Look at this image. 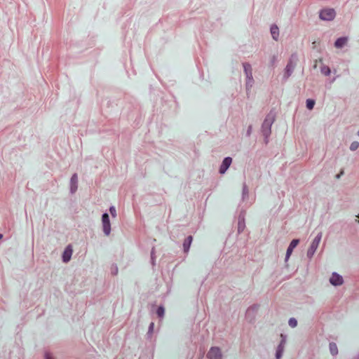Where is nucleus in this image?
Instances as JSON below:
<instances>
[{
	"mask_svg": "<svg viewBox=\"0 0 359 359\" xmlns=\"http://www.w3.org/2000/svg\"><path fill=\"white\" fill-rule=\"evenodd\" d=\"M322 236H323L322 232H319L318 233V235L316 236V237L313 239V241H312L311 246L308 250V255L311 256L314 254V252H316V250H317V248L320 244Z\"/></svg>",
	"mask_w": 359,
	"mask_h": 359,
	"instance_id": "nucleus-1",
	"label": "nucleus"
},
{
	"mask_svg": "<svg viewBox=\"0 0 359 359\" xmlns=\"http://www.w3.org/2000/svg\"><path fill=\"white\" fill-rule=\"evenodd\" d=\"M334 17L335 11L332 8H325L320 13V18L323 20H332Z\"/></svg>",
	"mask_w": 359,
	"mask_h": 359,
	"instance_id": "nucleus-2",
	"label": "nucleus"
},
{
	"mask_svg": "<svg viewBox=\"0 0 359 359\" xmlns=\"http://www.w3.org/2000/svg\"><path fill=\"white\" fill-rule=\"evenodd\" d=\"M103 231L105 235L109 236L111 231V224L109 222V217L107 213L102 215V217Z\"/></svg>",
	"mask_w": 359,
	"mask_h": 359,
	"instance_id": "nucleus-3",
	"label": "nucleus"
},
{
	"mask_svg": "<svg viewBox=\"0 0 359 359\" xmlns=\"http://www.w3.org/2000/svg\"><path fill=\"white\" fill-rule=\"evenodd\" d=\"M210 359H222L220 349L217 347H212L207 355Z\"/></svg>",
	"mask_w": 359,
	"mask_h": 359,
	"instance_id": "nucleus-4",
	"label": "nucleus"
},
{
	"mask_svg": "<svg viewBox=\"0 0 359 359\" xmlns=\"http://www.w3.org/2000/svg\"><path fill=\"white\" fill-rule=\"evenodd\" d=\"M330 281L333 285H341L343 283V278L339 274L334 273H332Z\"/></svg>",
	"mask_w": 359,
	"mask_h": 359,
	"instance_id": "nucleus-5",
	"label": "nucleus"
},
{
	"mask_svg": "<svg viewBox=\"0 0 359 359\" xmlns=\"http://www.w3.org/2000/svg\"><path fill=\"white\" fill-rule=\"evenodd\" d=\"M232 159L230 157H226L224 159L222 164L219 168V172L224 174L230 166Z\"/></svg>",
	"mask_w": 359,
	"mask_h": 359,
	"instance_id": "nucleus-6",
	"label": "nucleus"
},
{
	"mask_svg": "<svg viewBox=\"0 0 359 359\" xmlns=\"http://www.w3.org/2000/svg\"><path fill=\"white\" fill-rule=\"evenodd\" d=\"M72 252V248L70 245L65 248L62 255V259L65 262H67L70 260Z\"/></svg>",
	"mask_w": 359,
	"mask_h": 359,
	"instance_id": "nucleus-7",
	"label": "nucleus"
},
{
	"mask_svg": "<svg viewBox=\"0 0 359 359\" xmlns=\"http://www.w3.org/2000/svg\"><path fill=\"white\" fill-rule=\"evenodd\" d=\"M299 241L298 239H294L290 243L286 252V260L289 259L290 256L291 255L293 250L296 246L298 245Z\"/></svg>",
	"mask_w": 359,
	"mask_h": 359,
	"instance_id": "nucleus-8",
	"label": "nucleus"
},
{
	"mask_svg": "<svg viewBox=\"0 0 359 359\" xmlns=\"http://www.w3.org/2000/svg\"><path fill=\"white\" fill-rule=\"evenodd\" d=\"M193 238L191 236H189L184 241L183 243V248L185 252H187L189 250L190 245L191 244Z\"/></svg>",
	"mask_w": 359,
	"mask_h": 359,
	"instance_id": "nucleus-9",
	"label": "nucleus"
},
{
	"mask_svg": "<svg viewBox=\"0 0 359 359\" xmlns=\"http://www.w3.org/2000/svg\"><path fill=\"white\" fill-rule=\"evenodd\" d=\"M347 42V38L341 37L339 38L334 43V46L336 48H340L343 47Z\"/></svg>",
	"mask_w": 359,
	"mask_h": 359,
	"instance_id": "nucleus-10",
	"label": "nucleus"
},
{
	"mask_svg": "<svg viewBox=\"0 0 359 359\" xmlns=\"http://www.w3.org/2000/svg\"><path fill=\"white\" fill-rule=\"evenodd\" d=\"M271 34L273 39L278 40L279 36L278 27L276 25H272L271 27Z\"/></svg>",
	"mask_w": 359,
	"mask_h": 359,
	"instance_id": "nucleus-11",
	"label": "nucleus"
},
{
	"mask_svg": "<svg viewBox=\"0 0 359 359\" xmlns=\"http://www.w3.org/2000/svg\"><path fill=\"white\" fill-rule=\"evenodd\" d=\"M243 68L246 76L250 77L251 74H252L251 65L249 63H243Z\"/></svg>",
	"mask_w": 359,
	"mask_h": 359,
	"instance_id": "nucleus-12",
	"label": "nucleus"
},
{
	"mask_svg": "<svg viewBox=\"0 0 359 359\" xmlns=\"http://www.w3.org/2000/svg\"><path fill=\"white\" fill-rule=\"evenodd\" d=\"M283 341H282V342L280 344V345L278 346V350L276 351V358L277 359H280L281 358V355H282V353L283 351Z\"/></svg>",
	"mask_w": 359,
	"mask_h": 359,
	"instance_id": "nucleus-13",
	"label": "nucleus"
},
{
	"mask_svg": "<svg viewBox=\"0 0 359 359\" xmlns=\"http://www.w3.org/2000/svg\"><path fill=\"white\" fill-rule=\"evenodd\" d=\"M320 72L325 76H329L331 73V70L328 66L323 65L320 69Z\"/></svg>",
	"mask_w": 359,
	"mask_h": 359,
	"instance_id": "nucleus-14",
	"label": "nucleus"
},
{
	"mask_svg": "<svg viewBox=\"0 0 359 359\" xmlns=\"http://www.w3.org/2000/svg\"><path fill=\"white\" fill-rule=\"evenodd\" d=\"M330 350L332 355H336L338 353V348L337 344L334 343L330 344Z\"/></svg>",
	"mask_w": 359,
	"mask_h": 359,
	"instance_id": "nucleus-15",
	"label": "nucleus"
},
{
	"mask_svg": "<svg viewBox=\"0 0 359 359\" xmlns=\"http://www.w3.org/2000/svg\"><path fill=\"white\" fill-rule=\"evenodd\" d=\"M246 78H247L246 86H247V88H248L249 87H252L253 81H254L252 74H251L250 77L249 76H246Z\"/></svg>",
	"mask_w": 359,
	"mask_h": 359,
	"instance_id": "nucleus-16",
	"label": "nucleus"
},
{
	"mask_svg": "<svg viewBox=\"0 0 359 359\" xmlns=\"http://www.w3.org/2000/svg\"><path fill=\"white\" fill-rule=\"evenodd\" d=\"M314 104H315V101L313 100H311V99H308L306 100V107L309 109H312L314 107Z\"/></svg>",
	"mask_w": 359,
	"mask_h": 359,
	"instance_id": "nucleus-17",
	"label": "nucleus"
},
{
	"mask_svg": "<svg viewBox=\"0 0 359 359\" xmlns=\"http://www.w3.org/2000/svg\"><path fill=\"white\" fill-rule=\"evenodd\" d=\"M165 309L163 306H159L157 309L156 313L158 317L162 318L164 316Z\"/></svg>",
	"mask_w": 359,
	"mask_h": 359,
	"instance_id": "nucleus-18",
	"label": "nucleus"
},
{
	"mask_svg": "<svg viewBox=\"0 0 359 359\" xmlns=\"http://www.w3.org/2000/svg\"><path fill=\"white\" fill-rule=\"evenodd\" d=\"M358 147H359V143L358 142L355 141L351 144L350 149L351 151H355Z\"/></svg>",
	"mask_w": 359,
	"mask_h": 359,
	"instance_id": "nucleus-19",
	"label": "nucleus"
},
{
	"mask_svg": "<svg viewBox=\"0 0 359 359\" xmlns=\"http://www.w3.org/2000/svg\"><path fill=\"white\" fill-rule=\"evenodd\" d=\"M289 325H290V327H296V326H297V320H296L295 318H290V319L289 320Z\"/></svg>",
	"mask_w": 359,
	"mask_h": 359,
	"instance_id": "nucleus-20",
	"label": "nucleus"
},
{
	"mask_svg": "<svg viewBox=\"0 0 359 359\" xmlns=\"http://www.w3.org/2000/svg\"><path fill=\"white\" fill-rule=\"evenodd\" d=\"M292 69H293V67L290 65V64H288L286 67V72H287V76H290L292 71Z\"/></svg>",
	"mask_w": 359,
	"mask_h": 359,
	"instance_id": "nucleus-21",
	"label": "nucleus"
},
{
	"mask_svg": "<svg viewBox=\"0 0 359 359\" xmlns=\"http://www.w3.org/2000/svg\"><path fill=\"white\" fill-rule=\"evenodd\" d=\"M78 177L76 174H74L71 178V184H77Z\"/></svg>",
	"mask_w": 359,
	"mask_h": 359,
	"instance_id": "nucleus-22",
	"label": "nucleus"
},
{
	"mask_svg": "<svg viewBox=\"0 0 359 359\" xmlns=\"http://www.w3.org/2000/svg\"><path fill=\"white\" fill-rule=\"evenodd\" d=\"M109 211L112 217H115L116 216V212L114 207H111L109 208Z\"/></svg>",
	"mask_w": 359,
	"mask_h": 359,
	"instance_id": "nucleus-23",
	"label": "nucleus"
},
{
	"mask_svg": "<svg viewBox=\"0 0 359 359\" xmlns=\"http://www.w3.org/2000/svg\"><path fill=\"white\" fill-rule=\"evenodd\" d=\"M77 189V184H71V191L74 193Z\"/></svg>",
	"mask_w": 359,
	"mask_h": 359,
	"instance_id": "nucleus-24",
	"label": "nucleus"
},
{
	"mask_svg": "<svg viewBox=\"0 0 359 359\" xmlns=\"http://www.w3.org/2000/svg\"><path fill=\"white\" fill-rule=\"evenodd\" d=\"M318 62H319L322 63L323 60H322L321 58H320V59H319V60H316L315 61V64H314V66H313V67H314V68H316Z\"/></svg>",
	"mask_w": 359,
	"mask_h": 359,
	"instance_id": "nucleus-25",
	"label": "nucleus"
},
{
	"mask_svg": "<svg viewBox=\"0 0 359 359\" xmlns=\"http://www.w3.org/2000/svg\"><path fill=\"white\" fill-rule=\"evenodd\" d=\"M46 359H53V358L50 356V353H46Z\"/></svg>",
	"mask_w": 359,
	"mask_h": 359,
	"instance_id": "nucleus-26",
	"label": "nucleus"
},
{
	"mask_svg": "<svg viewBox=\"0 0 359 359\" xmlns=\"http://www.w3.org/2000/svg\"><path fill=\"white\" fill-rule=\"evenodd\" d=\"M153 327H154V323H151L150 324L149 329H150V330H152V329H153Z\"/></svg>",
	"mask_w": 359,
	"mask_h": 359,
	"instance_id": "nucleus-27",
	"label": "nucleus"
},
{
	"mask_svg": "<svg viewBox=\"0 0 359 359\" xmlns=\"http://www.w3.org/2000/svg\"><path fill=\"white\" fill-rule=\"evenodd\" d=\"M3 236L2 234H0V240L2 238Z\"/></svg>",
	"mask_w": 359,
	"mask_h": 359,
	"instance_id": "nucleus-28",
	"label": "nucleus"
},
{
	"mask_svg": "<svg viewBox=\"0 0 359 359\" xmlns=\"http://www.w3.org/2000/svg\"><path fill=\"white\" fill-rule=\"evenodd\" d=\"M358 135L359 136V130L358 131Z\"/></svg>",
	"mask_w": 359,
	"mask_h": 359,
	"instance_id": "nucleus-29",
	"label": "nucleus"
},
{
	"mask_svg": "<svg viewBox=\"0 0 359 359\" xmlns=\"http://www.w3.org/2000/svg\"><path fill=\"white\" fill-rule=\"evenodd\" d=\"M358 217H359V215L358 216Z\"/></svg>",
	"mask_w": 359,
	"mask_h": 359,
	"instance_id": "nucleus-30",
	"label": "nucleus"
}]
</instances>
